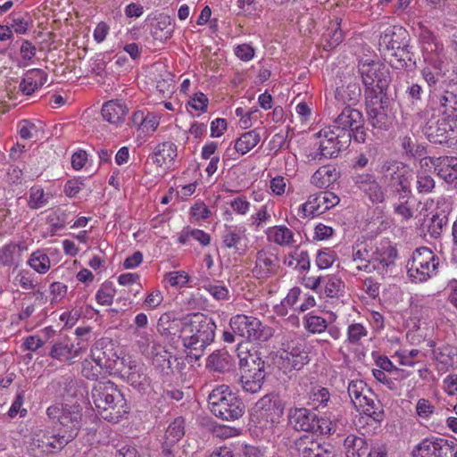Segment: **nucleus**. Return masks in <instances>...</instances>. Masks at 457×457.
Masks as SVG:
<instances>
[{"label": "nucleus", "instance_id": "obj_1", "mask_svg": "<svg viewBox=\"0 0 457 457\" xmlns=\"http://www.w3.org/2000/svg\"><path fill=\"white\" fill-rule=\"evenodd\" d=\"M359 72L365 87L369 120L375 128H385L387 117L383 109V99L389 83L386 71L378 62L361 61Z\"/></svg>", "mask_w": 457, "mask_h": 457}, {"label": "nucleus", "instance_id": "obj_2", "mask_svg": "<svg viewBox=\"0 0 457 457\" xmlns=\"http://www.w3.org/2000/svg\"><path fill=\"white\" fill-rule=\"evenodd\" d=\"M216 325L213 320L203 313H192L180 320V331H161L171 337L181 340L183 346L195 358H199L204 349L214 339Z\"/></svg>", "mask_w": 457, "mask_h": 457}, {"label": "nucleus", "instance_id": "obj_3", "mask_svg": "<svg viewBox=\"0 0 457 457\" xmlns=\"http://www.w3.org/2000/svg\"><path fill=\"white\" fill-rule=\"evenodd\" d=\"M91 399L98 415L107 421L117 423L129 412L124 395L110 380L96 382Z\"/></svg>", "mask_w": 457, "mask_h": 457}, {"label": "nucleus", "instance_id": "obj_4", "mask_svg": "<svg viewBox=\"0 0 457 457\" xmlns=\"http://www.w3.org/2000/svg\"><path fill=\"white\" fill-rule=\"evenodd\" d=\"M424 67L420 71L423 79L428 84L429 94L437 90L436 85L444 77L442 64L444 58V46L430 31H423L420 37Z\"/></svg>", "mask_w": 457, "mask_h": 457}, {"label": "nucleus", "instance_id": "obj_5", "mask_svg": "<svg viewBox=\"0 0 457 457\" xmlns=\"http://www.w3.org/2000/svg\"><path fill=\"white\" fill-rule=\"evenodd\" d=\"M283 412L284 405L278 395L269 394L255 403L251 413V421L263 436H268L274 433Z\"/></svg>", "mask_w": 457, "mask_h": 457}, {"label": "nucleus", "instance_id": "obj_6", "mask_svg": "<svg viewBox=\"0 0 457 457\" xmlns=\"http://www.w3.org/2000/svg\"><path fill=\"white\" fill-rule=\"evenodd\" d=\"M208 403L212 413L224 420H236L245 413L244 403L226 385L219 386L211 392Z\"/></svg>", "mask_w": 457, "mask_h": 457}, {"label": "nucleus", "instance_id": "obj_7", "mask_svg": "<svg viewBox=\"0 0 457 457\" xmlns=\"http://www.w3.org/2000/svg\"><path fill=\"white\" fill-rule=\"evenodd\" d=\"M439 259L428 247L421 246L412 253L406 268L410 279L415 283L426 282L437 273Z\"/></svg>", "mask_w": 457, "mask_h": 457}, {"label": "nucleus", "instance_id": "obj_8", "mask_svg": "<svg viewBox=\"0 0 457 457\" xmlns=\"http://www.w3.org/2000/svg\"><path fill=\"white\" fill-rule=\"evenodd\" d=\"M46 415L61 426L62 434L71 441L81 428L82 409L78 403H55L46 409Z\"/></svg>", "mask_w": 457, "mask_h": 457}, {"label": "nucleus", "instance_id": "obj_9", "mask_svg": "<svg viewBox=\"0 0 457 457\" xmlns=\"http://www.w3.org/2000/svg\"><path fill=\"white\" fill-rule=\"evenodd\" d=\"M70 441L61 433L48 428L33 431L29 445V453L34 457H44L62 450Z\"/></svg>", "mask_w": 457, "mask_h": 457}, {"label": "nucleus", "instance_id": "obj_10", "mask_svg": "<svg viewBox=\"0 0 457 457\" xmlns=\"http://www.w3.org/2000/svg\"><path fill=\"white\" fill-rule=\"evenodd\" d=\"M397 255V250L393 243L383 238L372 245L371 260L361 269L367 273L377 271L384 275L395 266Z\"/></svg>", "mask_w": 457, "mask_h": 457}, {"label": "nucleus", "instance_id": "obj_11", "mask_svg": "<svg viewBox=\"0 0 457 457\" xmlns=\"http://www.w3.org/2000/svg\"><path fill=\"white\" fill-rule=\"evenodd\" d=\"M347 391L352 403L360 412L377 421L382 420L383 413L378 403L372 398L370 389L362 380H352L348 385Z\"/></svg>", "mask_w": 457, "mask_h": 457}, {"label": "nucleus", "instance_id": "obj_12", "mask_svg": "<svg viewBox=\"0 0 457 457\" xmlns=\"http://www.w3.org/2000/svg\"><path fill=\"white\" fill-rule=\"evenodd\" d=\"M381 172L389 185L400 192L401 198L411 197L414 171L409 165L397 161L386 162L382 165Z\"/></svg>", "mask_w": 457, "mask_h": 457}, {"label": "nucleus", "instance_id": "obj_13", "mask_svg": "<svg viewBox=\"0 0 457 457\" xmlns=\"http://www.w3.org/2000/svg\"><path fill=\"white\" fill-rule=\"evenodd\" d=\"M229 326L235 334L249 341H266L272 336L271 328L253 316L237 314L230 319Z\"/></svg>", "mask_w": 457, "mask_h": 457}, {"label": "nucleus", "instance_id": "obj_14", "mask_svg": "<svg viewBox=\"0 0 457 457\" xmlns=\"http://www.w3.org/2000/svg\"><path fill=\"white\" fill-rule=\"evenodd\" d=\"M132 341L135 346L145 356L151 358L157 366L170 367V353L154 342L152 333L147 329H133Z\"/></svg>", "mask_w": 457, "mask_h": 457}, {"label": "nucleus", "instance_id": "obj_15", "mask_svg": "<svg viewBox=\"0 0 457 457\" xmlns=\"http://www.w3.org/2000/svg\"><path fill=\"white\" fill-rule=\"evenodd\" d=\"M339 201V197L330 191L311 195L298 206L297 215L302 219L313 218L335 207Z\"/></svg>", "mask_w": 457, "mask_h": 457}, {"label": "nucleus", "instance_id": "obj_16", "mask_svg": "<svg viewBox=\"0 0 457 457\" xmlns=\"http://www.w3.org/2000/svg\"><path fill=\"white\" fill-rule=\"evenodd\" d=\"M361 96V88L356 82H348L337 86L335 91L326 98V111L335 116L342 107L355 104Z\"/></svg>", "mask_w": 457, "mask_h": 457}, {"label": "nucleus", "instance_id": "obj_17", "mask_svg": "<svg viewBox=\"0 0 457 457\" xmlns=\"http://www.w3.org/2000/svg\"><path fill=\"white\" fill-rule=\"evenodd\" d=\"M240 364L249 367L241 376L243 390L250 394L258 393L262 389L266 376L264 361L260 357L250 354L249 358L241 359Z\"/></svg>", "mask_w": 457, "mask_h": 457}, {"label": "nucleus", "instance_id": "obj_18", "mask_svg": "<svg viewBox=\"0 0 457 457\" xmlns=\"http://www.w3.org/2000/svg\"><path fill=\"white\" fill-rule=\"evenodd\" d=\"M316 137L319 139L317 155L323 158L337 157L341 151L346 149L350 145V142L344 139L343 135L331 125L320 129Z\"/></svg>", "mask_w": 457, "mask_h": 457}, {"label": "nucleus", "instance_id": "obj_19", "mask_svg": "<svg viewBox=\"0 0 457 457\" xmlns=\"http://www.w3.org/2000/svg\"><path fill=\"white\" fill-rule=\"evenodd\" d=\"M91 359L108 373L117 371L118 365L121 362L117 346L108 339H101L95 343L91 348Z\"/></svg>", "mask_w": 457, "mask_h": 457}, {"label": "nucleus", "instance_id": "obj_20", "mask_svg": "<svg viewBox=\"0 0 457 457\" xmlns=\"http://www.w3.org/2000/svg\"><path fill=\"white\" fill-rule=\"evenodd\" d=\"M279 261L278 255L270 248L262 247L255 253L252 273L255 278H268L277 273Z\"/></svg>", "mask_w": 457, "mask_h": 457}, {"label": "nucleus", "instance_id": "obj_21", "mask_svg": "<svg viewBox=\"0 0 457 457\" xmlns=\"http://www.w3.org/2000/svg\"><path fill=\"white\" fill-rule=\"evenodd\" d=\"M249 239L246 229L234 225H224L221 233V244L226 249H233L239 255H244L248 248Z\"/></svg>", "mask_w": 457, "mask_h": 457}, {"label": "nucleus", "instance_id": "obj_22", "mask_svg": "<svg viewBox=\"0 0 457 457\" xmlns=\"http://www.w3.org/2000/svg\"><path fill=\"white\" fill-rule=\"evenodd\" d=\"M340 110V113L334 118L330 125L343 135L344 139L350 142L349 132L353 127L364 123L363 115L359 110L349 105Z\"/></svg>", "mask_w": 457, "mask_h": 457}, {"label": "nucleus", "instance_id": "obj_23", "mask_svg": "<svg viewBox=\"0 0 457 457\" xmlns=\"http://www.w3.org/2000/svg\"><path fill=\"white\" fill-rule=\"evenodd\" d=\"M161 115L147 110H137L131 117V126L144 135H153L159 127Z\"/></svg>", "mask_w": 457, "mask_h": 457}, {"label": "nucleus", "instance_id": "obj_24", "mask_svg": "<svg viewBox=\"0 0 457 457\" xmlns=\"http://www.w3.org/2000/svg\"><path fill=\"white\" fill-rule=\"evenodd\" d=\"M429 102L433 110L448 117L457 110V95L449 90L433 91L429 94Z\"/></svg>", "mask_w": 457, "mask_h": 457}, {"label": "nucleus", "instance_id": "obj_25", "mask_svg": "<svg viewBox=\"0 0 457 457\" xmlns=\"http://www.w3.org/2000/svg\"><path fill=\"white\" fill-rule=\"evenodd\" d=\"M448 441L440 438H425L413 450V457H444L448 450Z\"/></svg>", "mask_w": 457, "mask_h": 457}, {"label": "nucleus", "instance_id": "obj_26", "mask_svg": "<svg viewBox=\"0 0 457 457\" xmlns=\"http://www.w3.org/2000/svg\"><path fill=\"white\" fill-rule=\"evenodd\" d=\"M269 243L280 247H293L296 245L295 233L286 225L269 227L264 231Z\"/></svg>", "mask_w": 457, "mask_h": 457}, {"label": "nucleus", "instance_id": "obj_27", "mask_svg": "<svg viewBox=\"0 0 457 457\" xmlns=\"http://www.w3.org/2000/svg\"><path fill=\"white\" fill-rule=\"evenodd\" d=\"M353 182L372 203L378 204L384 201V193L372 174H357L353 177Z\"/></svg>", "mask_w": 457, "mask_h": 457}, {"label": "nucleus", "instance_id": "obj_28", "mask_svg": "<svg viewBox=\"0 0 457 457\" xmlns=\"http://www.w3.org/2000/svg\"><path fill=\"white\" fill-rule=\"evenodd\" d=\"M316 414L309 409L292 408L289 410V423L295 429L305 432H312L316 421Z\"/></svg>", "mask_w": 457, "mask_h": 457}, {"label": "nucleus", "instance_id": "obj_29", "mask_svg": "<svg viewBox=\"0 0 457 457\" xmlns=\"http://www.w3.org/2000/svg\"><path fill=\"white\" fill-rule=\"evenodd\" d=\"M447 222L448 218L445 211L432 212L430 215L423 220L421 230L425 236L428 235L432 238H438L441 237Z\"/></svg>", "mask_w": 457, "mask_h": 457}, {"label": "nucleus", "instance_id": "obj_30", "mask_svg": "<svg viewBox=\"0 0 457 457\" xmlns=\"http://www.w3.org/2000/svg\"><path fill=\"white\" fill-rule=\"evenodd\" d=\"M436 368L440 371H447L457 366V347L451 345H442L433 350Z\"/></svg>", "mask_w": 457, "mask_h": 457}, {"label": "nucleus", "instance_id": "obj_31", "mask_svg": "<svg viewBox=\"0 0 457 457\" xmlns=\"http://www.w3.org/2000/svg\"><path fill=\"white\" fill-rule=\"evenodd\" d=\"M47 80V74L41 69H31L26 71L21 83L20 90L26 96L32 95Z\"/></svg>", "mask_w": 457, "mask_h": 457}, {"label": "nucleus", "instance_id": "obj_32", "mask_svg": "<svg viewBox=\"0 0 457 457\" xmlns=\"http://www.w3.org/2000/svg\"><path fill=\"white\" fill-rule=\"evenodd\" d=\"M436 172L438 177L446 183L457 187V157H438Z\"/></svg>", "mask_w": 457, "mask_h": 457}, {"label": "nucleus", "instance_id": "obj_33", "mask_svg": "<svg viewBox=\"0 0 457 457\" xmlns=\"http://www.w3.org/2000/svg\"><path fill=\"white\" fill-rule=\"evenodd\" d=\"M178 155L177 145L170 141H165L157 145L154 148L152 159L160 166H170Z\"/></svg>", "mask_w": 457, "mask_h": 457}, {"label": "nucleus", "instance_id": "obj_34", "mask_svg": "<svg viewBox=\"0 0 457 457\" xmlns=\"http://www.w3.org/2000/svg\"><path fill=\"white\" fill-rule=\"evenodd\" d=\"M328 445H321L312 436H303L295 441L300 457H319Z\"/></svg>", "mask_w": 457, "mask_h": 457}, {"label": "nucleus", "instance_id": "obj_35", "mask_svg": "<svg viewBox=\"0 0 457 457\" xmlns=\"http://www.w3.org/2000/svg\"><path fill=\"white\" fill-rule=\"evenodd\" d=\"M284 359L287 360L295 370H300L306 362L308 355L304 351V342L301 339L292 341L285 350Z\"/></svg>", "mask_w": 457, "mask_h": 457}, {"label": "nucleus", "instance_id": "obj_36", "mask_svg": "<svg viewBox=\"0 0 457 457\" xmlns=\"http://www.w3.org/2000/svg\"><path fill=\"white\" fill-rule=\"evenodd\" d=\"M73 342L68 337H63L54 342L49 351V356L60 361L72 363L77 358V354L73 353Z\"/></svg>", "mask_w": 457, "mask_h": 457}, {"label": "nucleus", "instance_id": "obj_37", "mask_svg": "<svg viewBox=\"0 0 457 457\" xmlns=\"http://www.w3.org/2000/svg\"><path fill=\"white\" fill-rule=\"evenodd\" d=\"M127 112V106L119 101L106 102L102 107L104 120L112 124L123 121Z\"/></svg>", "mask_w": 457, "mask_h": 457}, {"label": "nucleus", "instance_id": "obj_38", "mask_svg": "<svg viewBox=\"0 0 457 457\" xmlns=\"http://www.w3.org/2000/svg\"><path fill=\"white\" fill-rule=\"evenodd\" d=\"M346 457H363L368 452V443L362 436L348 435L344 441Z\"/></svg>", "mask_w": 457, "mask_h": 457}, {"label": "nucleus", "instance_id": "obj_39", "mask_svg": "<svg viewBox=\"0 0 457 457\" xmlns=\"http://www.w3.org/2000/svg\"><path fill=\"white\" fill-rule=\"evenodd\" d=\"M337 179V172L334 166L320 167L312 176L311 183L318 188H325Z\"/></svg>", "mask_w": 457, "mask_h": 457}, {"label": "nucleus", "instance_id": "obj_40", "mask_svg": "<svg viewBox=\"0 0 457 457\" xmlns=\"http://www.w3.org/2000/svg\"><path fill=\"white\" fill-rule=\"evenodd\" d=\"M372 245L365 242H359L353 245L351 262L355 264V268L358 271H363L361 269L365 266L371 260Z\"/></svg>", "mask_w": 457, "mask_h": 457}, {"label": "nucleus", "instance_id": "obj_41", "mask_svg": "<svg viewBox=\"0 0 457 457\" xmlns=\"http://www.w3.org/2000/svg\"><path fill=\"white\" fill-rule=\"evenodd\" d=\"M260 135L256 130H249L242 134L234 144V148L241 155H244L255 147L260 142Z\"/></svg>", "mask_w": 457, "mask_h": 457}, {"label": "nucleus", "instance_id": "obj_42", "mask_svg": "<svg viewBox=\"0 0 457 457\" xmlns=\"http://www.w3.org/2000/svg\"><path fill=\"white\" fill-rule=\"evenodd\" d=\"M284 264L295 270H308L311 265L310 257L306 251L295 249L285 255Z\"/></svg>", "mask_w": 457, "mask_h": 457}, {"label": "nucleus", "instance_id": "obj_43", "mask_svg": "<svg viewBox=\"0 0 457 457\" xmlns=\"http://www.w3.org/2000/svg\"><path fill=\"white\" fill-rule=\"evenodd\" d=\"M227 204L230 207V211H226L223 213L224 220L227 221H231L233 220V212L240 216H245L250 212L251 203L245 195H238L228 201Z\"/></svg>", "mask_w": 457, "mask_h": 457}, {"label": "nucleus", "instance_id": "obj_44", "mask_svg": "<svg viewBox=\"0 0 457 457\" xmlns=\"http://www.w3.org/2000/svg\"><path fill=\"white\" fill-rule=\"evenodd\" d=\"M345 283L343 280L333 274L322 277L321 292L330 298L338 297L343 292Z\"/></svg>", "mask_w": 457, "mask_h": 457}, {"label": "nucleus", "instance_id": "obj_45", "mask_svg": "<svg viewBox=\"0 0 457 457\" xmlns=\"http://www.w3.org/2000/svg\"><path fill=\"white\" fill-rule=\"evenodd\" d=\"M341 20L337 19L332 21L330 26L328 28L324 34L326 43L324 44V49L328 51L337 47L344 38L342 29L340 28Z\"/></svg>", "mask_w": 457, "mask_h": 457}, {"label": "nucleus", "instance_id": "obj_46", "mask_svg": "<svg viewBox=\"0 0 457 457\" xmlns=\"http://www.w3.org/2000/svg\"><path fill=\"white\" fill-rule=\"evenodd\" d=\"M272 204L269 203L261 205L249 219L250 227L259 229L271 220Z\"/></svg>", "mask_w": 457, "mask_h": 457}, {"label": "nucleus", "instance_id": "obj_47", "mask_svg": "<svg viewBox=\"0 0 457 457\" xmlns=\"http://www.w3.org/2000/svg\"><path fill=\"white\" fill-rule=\"evenodd\" d=\"M116 292L112 282L104 281L96 291L95 299L98 304L109 306L112 304Z\"/></svg>", "mask_w": 457, "mask_h": 457}, {"label": "nucleus", "instance_id": "obj_48", "mask_svg": "<svg viewBox=\"0 0 457 457\" xmlns=\"http://www.w3.org/2000/svg\"><path fill=\"white\" fill-rule=\"evenodd\" d=\"M185 435V420L176 418L167 428L164 440L167 444H177Z\"/></svg>", "mask_w": 457, "mask_h": 457}, {"label": "nucleus", "instance_id": "obj_49", "mask_svg": "<svg viewBox=\"0 0 457 457\" xmlns=\"http://www.w3.org/2000/svg\"><path fill=\"white\" fill-rule=\"evenodd\" d=\"M28 264L39 274L46 273L51 267V262L48 255L39 250L31 253L30 258L28 261Z\"/></svg>", "mask_w": 457, "mask_h": 457}, {"label": "nucleus", "instance_id": "obj_50", "mask_svg": "<svg viewBox=\"0 0 457 457\" xmlns=\"http://www.w3.org/2000/svg\"><path fill=\"white\" fill-rule=\"evenodd\" d=\"M330 400L329 391L326 387H314L310 392L308 403L313 409H320L328 406Z\"/></svg>", "mask_w": 457, "mask_h": 457}, {"label": "nucleus", "instance_id": "obj_51", "mask_svg": "<svg viewBox=\"0 0 457 457\" xmlns=\"http://www.w3.org/2000/svg\"><path fill=\"white\" fill-rule=\"evenodd\" d=\"M304 328L312 334H320L328 328L327 320L312 312L307 313L303 318Z\"/></svg>", "mask_w": 457, "mask_h": 457}, {"label": "nucleus", "instance_id": "obj_52", "mask_svg": "<svg viewBox=\"0 0 457 457\" xmlns=\"http://www.w3.org/2000/svg\"><path fill=\"white\" fill-rule=\"evenodd\" d=\"M37 47L28 39H23L20 47L19 67H27L34 63Z\"/></svg>", "mask_w": 457, "mask_h": 457}, {"label": "nucleus", "instance_id": "obj_53", "mask_svg": "<svg viewBox=\"0 0 457 457\" xmlns=\"http://www.w3.org/2000/svg\"><path fill=\"white\" fill-rule=\"evenodd\" d=\"M202 287L208 292L215 300H228L229 291L226 286L219 281L212 282L208 279L204 281Z\"/></svg>", "mask_w": 457, "mask_h": 457}, {"label": "nucleus", "instance_id": "obj_54", "mask_svg": "<svg viewBox=\"0 0 457 457\" xmlns=\"http://www.w3.org/2000/svg\"><path fill=\"white\" fill-rule=\"evenodd\" d=\"M208 104L209 99L204 93H195L187 102V111L192 115L199 116L207 111Z\"/></svg>", "mask_w": 457, "mask_h": 457}, {"label": "nucleus", "instance_id": "obj_55", "mask_svg": "<svg viewBox=\"0 0 457 457\" xmlns=\"http://www.w3.org/2000/svg\"><path fill=\"white\" fill-rule=\"evenodd\" d=\"M269 188L274 196H283L290 191L289 179L282 175H276L270 179Z\"/></svg>", "mask_w": 457, "mask_h": 457}, {"label": "nucleus", "instance_id": "obj_56", "mask_svg": "<svg viewBox=\"0 0 457 457\" xmlns=\"http://www.w3.org/2000/svg\"><path fill=\"white\" fill-rule=\"evenodd\" d=\"M372 374L377 381L382 383L392 391H397L400 387L398 385V380L406 378L398 377L397 375H391L388 372H385L384 370H372Z\"/></svg>", "mask_w": 457, "mask_h": 457}, {"label": "nucleus", "instance_id": "obj_57", "mask_svg": "<svg viewBox=\"0 0 457 457\" xmlns=\"http://www.w3.org/2000/svg\"><path fill=\"white\" fill-rule=\"evenodd\" d=\"M10 19L11 23L9 27L12 30V33L15 32L20 35L27 34L30 25V18L28 14L12 13Z\"/></svg>", "mask_w": 457, "mask_h": 457}, {"label": "nucleus", "instance_id": "obj_58", "mask_svg": "<svg viewBox=\"0 0 457 457\" xmlns=\"http://www.w3.org/2000/svg\"><path fill=\"white\" fill-rule=\"evenodd\" d=\"M24 399L25 391L21 389L16 393L12 405L8 411L7 414L11 419H14L17 416L20 418H24L28 414V411L22 407L24 404Z\"/></svg>", "mask_w": 457, "mask_h": 457}, {"label": "nucleus", "instance_id": "obj_59", "mask_svg": "<svg viewBox=\"0 0 457 457\" xmlns=\"http://www.w3.org/2000/svg\"><path fill=\"white\" fill-rule=\"evenodd\" d=\"M337 259V253L330 248L319 250L316 254V265L320 270L330 268Z\"/></svg>", "mask_w": 457, "mask_h": 457}, {"label": "nucleus", "instance_id": "obj_60", "mask_svg": "<svg viewBox=\"0 0 457 457\" xmlns=\"http://www.w3.org/2000/svg\"><path fill=\"white\" fill-rule=\"evenodd\" d=\"M17 253H18V245L12 243L7 244L4 245L0 249V262L4 266L11 267L12 265H17Z\"/></svg>", "mask_w": 457, "mask_h": 457}, {"label": "nucleus", "instance_id": "obj_61", "mask_svg": "<svg viewBox=\"0 0 457 457\" xmlns=\"http://www.w3.org/2000/svg\"><path fill=\"white\" fill-rule=\"evenodd\" d=\"M48 203V196L39 186H34L29 190V205L32 209H39Z\"/></svg>", "mask_w": 457, "mask_h": 457}, {"label": "nucleus", "instance_id": "obj_62", "mask_svg": "<svg viewBox=\"0 0 457 457\" xmlns=\"http://www.w3.org/2000/svg\"><path fill=\"white\" fill-rule=\"evenodd\" d=\"M376 368L373 370H380L388 372L391 375H397L398 377H408L409 374L403 370L395 367L393 362L386 356H378L375 361Z\"/></svg>", "mask_w": 457, "mask_h": 457}, {"label": "nucleus", "instance_id": "obj_63", "mask_svg": "<svg viewBox=\"0 0 457 457\" xmlns=\"http://www.w3.org/2000/svg\"><path fill=\"white\" fill-rule=\"evenodd\" d=\"M164 279L172 287H183L189 282V275L184 270H174L167 272Z\"/></svg>", "mask_w": 457, "mask_h": 457}, {"label": "nucleus", "instance_id": "obj_64", "mask_svg": "<svg viewBox=\"0 0 457 457\" xmlns=\"http://www.w3.org/2000/svg\"><path fill=\"white\" fill-rule=\"evenodd\" d=\"M435 180L426 171H419L417 174L416 187L420 194H429L435 188Z\"/></svg>", "mask_w": 457, "mask_h": 457}]
</instances>
